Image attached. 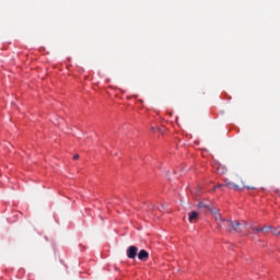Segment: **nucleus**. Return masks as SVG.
Returning a JSON list of instances; mask_svg holds the SVG:
<instances>
[{
  "mask_svg": "<svg viewBox=\"0 0 280 280\" xmlns=\"http://www.w3.org/2000/svg\"><path fill=\"white\" fill-rule=\"evenodd\" d=\"M211 213L215 220V223L218 225V229H224L225 231H229L230 233H246L250 229V225L246 223V221H231L223 218L222 214H220L219 209H212Z\"/></svg>",
  "mask_w": 280,
  "mask_h": 280,
  "instance_id": "1",
  "label": "nucleus"
},
{
  "mask_svg": "<svg viewBox=\"0 0 280 280\" xmlns=\"http://www.w3.org/2000/svg\"><path fill=\"white\" fill-rule=\"evenodd\" d=\"M199 218H200V213H198L196 211H191L190 213H188V220H189L190 224H196V222H198Z\"/></svg>",
  "mask_w": 280,
  "mask_h": 280,
  "instance_id": "2",
  "label": "nucleus"
},
{
  "mask_svg": "<svg viewBox=\"0 0 280 280\" xmlns=\"http://www.w3.org/2000/svg\"><path fill=\"white\" fill-rule=\"evenodd\" d=\"M137 250H139L136 246H130L127 250V257L129 259H135L137 257Z\"/></svg>",
  "mask_w": 280,
  "mask_h": 280,
  "instance_id": "3",
  "label": "nucleus"
},
{
  "mask_svg": "<svg viewBox=\"0 0 280 280\" xmlns=\"http://www.w3.org/2000/svg\"><path fill=\"white\" fill-rule=\"evenodd\" d=\"M149 257L150 254L145 249H141L138 254V259H140V261H148Z\"/></svg>",
  "mask_w": 280,
  "mask_h": 280,
  "instance_id": "4",
  "label": "nucleus"
},
{
  "mask_svg": "<svg viewBox=\"0 0 280 280\" xmlns=\"http://www.w3.org/2000/svg\"><path fill=\"white\" fill-rule=\"evenodd\" d=\"M253 231L256 233H268V231H272V228L270 226H265V228H252Z\"/></svg>",
  "mask_w": 280,
  "mask_h": 280,
  "instance_id": "5",
  "label": "nucleus"
},
{
  "mask_svg": "<svg viewBox=\"0 0 280 280\" xmlns=\"http://www.w3.org/2000/svg\"><path fill=\"white\" fill-rule=\"evenodd\" d=\"M214 170H217L219 174H226V167L222 164L214 165Z\"/></svg>",
  "mask_w": 280,
  "mask_h": 280,
  "instance_id": "6",
  "label": "nucleus"
},
{
  "mask_svg": "<svg viewBox=\"0 0 280 280\" xmlns=\"http://www.w3.org/2000/svg\"><path fill=\"white\" fill-rule=\"evenodd\" d=\"M226 187H229V189H233V187L234 189H240V187L235 184H226Z\"/></svg>",
  "mask_w": 280,
  "mask_h": 280,
  "instance_id": "7",
  "label": "nucleus"
},
{
  "mask_svg": "<svg viewBox=\"0 0 280 280\" xmlns=\"http://www.w3.org/2000/svg\"><path fill=\"white\" fill-rule=\"evenodd\" d=\"M275 235H280V228L273 230Z\"/></svg>",
  "mask_w": 280,
  "mask_h": 280,
  "instance_id": "8",
  "label": "nucleus"
},
{
  "mask_svg": "<svg viewBox=\"0 0 280 280\" xmlns=\"http://www.w3.org/2000/svg\"><path fill=\"white\" fill-rule=\"evenodd\" d=\"M80 159V155H74V161Z\"/></svg>",
  "mask_w": 280,
  "mask_h": 280,
  "instance_id": "9",
  "label": "nucleus"
},
{
  "mask_svg": "<svg viewBox=\"0 0 280 280\" xmlns=\"http://www.w3.org/2000/svg\"><path fill=\"white\" fill-rule=\"evenodd\" d=\"M152 130H153V132H156V128L155 127H152Z\"/></svg>",
  "mask_w": 280,
  "mask_h": 280,
  "instance_id": "10",
  "label": "nucleus"
}]
</instances>
